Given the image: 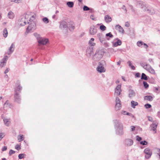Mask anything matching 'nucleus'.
I'll use <instances>...</instances> for the list:
<instances>
[{
	"mask_svg": "<svg viewBox=\"0 0 160 160\" xmlns=\"http://www.w3.org/2000/svg\"><path fill=\"white\" fill-rule=\"evenodd\" d=\"M115 127L116 128V133L119 135H122L123 133V126L122 124L118 120H113Z\"/></svg>",
	"mask_w": 160,
	"mask_h": 160,
	"instance_id": "obj_1",
	"label": "nucleus"
},
{
	"mask_svg": "<svg viewBox=\"0 0 160 160\" xmlns=\"http://www.w3.org/2000/svg\"><path fill=\"white\" fill-rule=\"evenodd\" d=\"M106 64L104 61H101L98 63V66L97 68V70L100 72H105V69L104 67V64Z\"/></svg>",
	"mask_w": 160,
	"mask_h": 160,
	"instance_id": "obj_2",
	"label": "nucleus"
},
{
	"mask_svg": "<svg viewBox=\"0 0 160 160\" xmlns=\"http://www.w3.org/2000/svg\"><path fill=\"white\" fill-rule=\"evenodd\" d=\"M104 50L103 49H99L97 51L94 55L97 60L100 59L104 54Z\"/></svg>",
	"mask_w": 160,
	"mask_h": 160,
	"instance_id": "obj_3",
	"label": "nucleus"
},
{
	"mask_svg": "<svg viewBox=\"0 0 160 160\" xmlns=\"http://www.w3.org/2000/svg\"><path fill=\"white\" fill-rule=\"evenodd\" d=\"M28 23L29 24L26 29L27 32H29L35 29L36 24L35 21H31V22L29 21L28 22Z\"/></svg>",
	"mask_w": 160,
	"mask_h": 160,
	"instance_id": "obj_4",
	"label": "nucleus"
},
{
	"mask_svg": "<svg viewBox=\"0 0 160 160\" xmlns=\"http://www.w3.org/2000/svg\"><path fill=\"white\" fill-rule=\"evenodd\" d=\"M144 152L146 154L145 158L147 159H149L152 155V150L148 148H146L144 149Z\"/></svg>",
	"mask_w": 160,
	"mask_h": 160,
	"instance_id": "obj_5",
	"label": "nucleus"
},
{
	"mask_svg": "<svg viewBox=\"0 0 160 160\" xmlns=\"http://www.w3.org/2000/svg\"><path fill=\"white\" fill-rule=\"evenodd\" d=\"M48 42V39L42 37L40 39H39L38 41V46L41 45H46Z\"/></svg>",
	"mask_w": 160,
	"mask_h": 160,
	"instance_id": "obj_6",
	"label": "nucleus"
},
{
	"mask_svg": "<svg viewBox=\"0 0 160 160\" xmlns=\"http://www.w3.org/2000/svg\"><path fill=\"white\" fill-rule=\"evenodd\" d=\"M59 28L62 30H67L68 28L67 23L64 21L61 22L60 24Z\"/></svg>",
	"mask_w": 160,
	"mask_h": 160,
	"instance_id": "obj_7",
	"label": "nucleus"
},
{
	"mask_svg": "<svg viewBox=\"0 0 160 160\" xmlns=\"http://www.w3.org/2000/svg\"><path fill=\"white\" fill-rule=\"evenodd\" d=\"M93 54V48L92 46L88 48L86 50V55L88 58H90Z\"/></svg>",
	"mask_w": 160,
	"mask_h": 160,
	"instance_id": "obj_8",
	"label": "nucleus"
},
{
	"mask_svg": "<svg viewBox=\"0 0 160 160\" xmlns=\"http://www.w3.org/2000/svg\"><path fill=\"white\" fill-rule=\"evenodd\" d=\"M97 32V29L94 25L91 26L89 29V33L91 35H95Z\"/></svg>",
	"mask_w": 160,
	"mask_h": 160,
	"instance_id": "obj_9",
	"label": "nucleus"
},
{
	"mask_svg": "<svg viewBox=\"0 0 160 160\" xmlns=\"http://www.w3.org/2000/svg\"><path fill=\"white\" fill-rule=\"evenodd\" d=\"M158 126V123L155 122H153L151 125L150 126V128L151 130H153L155 131L154 133H156L157 130L156 128Z\"/></svg>",
	"mask_w": 160,
	"mask_h": 160,
	"instance_id": "obj_10",
	"label": "nucleus"
},
{
	"mask_svg": "<svg viewBox=\"0 0 160 160\" xmlns=\"http://www.w3.org/2000/svg\"><path fill=\"white\" fill-rule=\"evenodd\" d=\"M8 59V57L6 56L1 60L0 62V67H1L2 68L5 65Z\"/></svg>",
	"mask_w": 160,
	"mask_h": 160,
	"instance_id": "obj_11",
	"label": "nucleus"
},
{
	"mask_svg": "<svg viewBox=\"0 0 160 160\" xmlns=\"http://www.w3.org/2000/svg\"><path fill=\"white\" fill-rule=\"evenodd\" d=\"M121 85H118L115 88V94H116L117 95H119L122 91L121 89Z\"/></svg>",
	"mask_w": 160,
	"mask_h": 160,
	"instance_id": "obj_12",
	"label": "nucleus"
},
{
	"mask_svg": "<svg viewBox=\"0 0 160 160\" xmlns=\"http://www.w3.org/2000/svg\"><path fill=\"white\" fill-rule=\"evenodd\" d=\"M128 96L130 98H132L136 95V93L132 89H128Z\"/></svg>",
	"mask_w": 160,
	"mask_h": 160,
	"instance_id": "obj_13",
	"label": "nucleus"
},
{
	"mask_svg": "<svg viewBox=\"0 0 160 160\" xmlns=\"http://www.w3.org/2000/svg\"><path fill=\"white\" fill-rule=\"evenodd\" d=\"M138 3L139 7L142 9L143 11H146L147 8L145 6V3L142 1H139L138 2Z\"/></svg>",
	"mask_w": 160,
	"mask_h": 160,
	"instance_id": "obj_14",
	"label": "nucleus"
},
{
	"mask_svg": "<svg viewBox=\"0 0 160 160\" xmlns=\"http://www.w3.org/2000/svg\"><path fill=\"white\" fill-rule=\"evenodd\" d=\"M15 48V45L13 43H12L9 48L8 51L7 52V54L10 55L14 51Z\"/></svg>",
	"mask_w": 160,
	"mask_h": 160,
	"instance_id": "obj_15",
	"label": "nucleus"
},
{
	"mask_svg": "<svg viewBox=\"0 0 160 160\" xmlns=\"http://www.w3.org/2000/svg\"><path fill=\"white\" fill-rule=\"evenodd\" d=\"M97 36L102 43L104 44L105 43V39L103 37V36L102 34H98Z\"/></svg>",
	"mask_w": 160,
	"mask_h": 160,
	"instance_id": "obj_16",
	"label": "nucleus"
},
{
	"mask_svg": "<svg viewBox=\"0 0 160 160\" xmlns=\"http://www.w3.org/2000/svg\"><path fill=\"white\" fill-rule=\"evenodd\" d=\"M115 29L118 30L119 32L122 33H124V31L123 28L121 27V26L119 25H117L115 26Z\"/></svg>",
	"mask_w": 160,
	"mask_h": 160,
	"instance_id": "obj_17",
	"label": "nucleus"
},
{
	"mask_svg": "<svg viewBox=\"0 0 160 160\" xmlns=\"http://www.w3.org/2000/svg\"><path fill=\"white\" fill-rule=\"evenodd\" d=\"M15 101L18 103H19L20 102L21 99L20 96L19 94L17 93H15L14 95Z\"/></svg>",
	"mask_w": 160,
	"mask_h": 160,
	"instance_id": "obj_18",
	"label": "nucleus"
},
{
	"mask_svg": "<svg viewBox=\"0 0 160 160\" xmlns=\"http://www.w3.org/2000/svg\"><path fill=\"white\" fill-rule=\"evenodd\" d=\"M125 143L128 146H130L132 145L133 141L130 139H127L125 140Z\"/></svg>",
	"mask_w": 160,
	"mask_h": 160,
	"instance_id": "obj_19",
	"label": "nucleus"
},
{
	"mask_svg": "<svg viewBox=\"0 0 160 160\" xmlns=\"http://www.w3.org/2000/svg\"><path fill=\"white\" fill-rule=\"evenodd\" d=\"M26 17V15L25 16V18H22L19 20V24L21 26H23L26 25V21L25 20Z\"/></svg>",
	"mask_w": 160,
	"mask_h": 160,
	"instance_id": "obj_20",
	"label": "nucleus"
},
{
	"mask_svg": "<svg viewBox=\"0 0 160 160\" xmlns=\"http://www.w3.org/2000/svg\"><path fill=\"white\" fill-rule=\"evenodd\" d=\"M104 20L107 23H109L112 20L111 18L108 15H106L104 17Z\"/></svg>",
	"mask_w": 160,
	"mask_h": 160,
	"instance_id": "obj_21",
	"label": "nucleus"
},
{
	"mask_svg": "<svg viewBox=\"0 0 160 160\" xmlns=\"http://www.w3.org/2000/svg\"><path fill=\"white\" fill-rule=\"evenodd\" d=\"M140 65L144 69L146 70L147 67H146V66H148V67H150V65L147 64V62H140Z\"/></svg>",
	"mask_w": 160,
	"mask_h": 160,
	"instance_id": "obj_22",
	"label": "nucleus"
},
{
	"mask_svg": "<svg viewBox=\"0 0 160 160\" xmlns=\"http://www.w3.org/2000/svg\"><path fill=\"white\" fill-rule=\"evenodd\" d=\"M146 70L152 74H154L155 73L154 70L151 67L150 65V67H147Z\"/></svg>",
	"mask_w": 160,
	"mask_h": 160,
	"instance_id": "obj_23",
	"label": "nucleus"
},
{
	"mask_svg": "<svg viewBox=\"0 0 160 160\" xmlns=\"http://www.w3.org/2000/svg\"><path fill=\"white\" fill-rule=\"evenodd\" d=\"M117 41L114 43L113 45L114 46L117 47L121 45L122 42L121 40L118 38H117Z\"/></svg>",
	"mask_w": 160,
	"mask_h": 160,
	"instance_id": "obj_24",
	"label": "nucleus"
},
{
	"mask_svg": "<svg viewBox=\"0 0 160 160\" xmlns=\"http://www.w3.org/2000/svg\"><path fill=\"white\" fill-rule=\"evenodd\" d=\"M68 28L69 30L71 31H73L75 29V27L73 22H71V24L69 25V26H68Z\"/></svg>",
	"mask_w": 160,
	"mask_h": 160,
	"instance_id": "obj_25",
	"label": "nucleus"
},
{
	"mask_svg": "<svg viewBox=\"0 0 160 160\" xmlns=\"http://www.w3.org/2000/svg\"><path fill=\"white\" fill-rule=\"evenodd\" d=\"M146 11L148 13L151 14H153L155 13V11L153 9H150L147 8Z\"/></svg>",
	"mask_w": 160,
	"mask_h": 160,
	"instance_id": "obj_26",
	"label": "nucleus"
},
{
	"mask_svg": "<svg viewBox=\"0 0 160 160\" xmlns=\"http://www.w3.org/2000/svg\"><path fill=\"white\" fill-rule=\"evenodd\" d=\"M144 99L145 100H148L151 101L152 100L153 98L151 96H147L144 97Z\"/></svg>",
	"mask_w": 160,
	"mask_h": 160,
	"instance_id": "obj_27",
	"label": "nucleus"
},
{
	"mask_svg": "<svg viewBox=\"0 0 160 160\" xmlns=\"http://www.w3.org/2000/svg\"><path fill=\"white\" fill-rule=\"evenodd\" d=\"M66 4L68 7L70 8L73 7L74 6L73 2L71 1L67 2Z\"/></svg>",
	"mask_w": 160,
	"mask_h": 160,
	"instance_id": "obj_28",
	"label": "nucleus"
},
{
	"mask_svg": "<svg viewBox=\"0 0 160 160\" xmlns=\"http://www.w3.org/2000/svg\"><path fill=\"white\" fill-rule=\"evenodd\" d=\"M3 35L4 37L5 38H6L7 37L8 35V32L6 28H5L3 30Z\"/></svg>",
	"mask_w": 160,
	"mask_h": 160,
	"instance_id": "obj_29",
	"label": "nucleus"
},
{
	"mask_svg": "<svg viewBox=\"0 0 160 160\" xmlns=\"http://www.w3.org/2000/svg\"><path fill=\"white\" fill-rule=\"evenodd\" d=\"M141 79L142 80H148V76L145 73H143L142 74Z\"/></svg>",
	"mask_w": 160,
	"mask_h": 160,
	"instance_id": "obj_30",
	"label": "nucleus"
},
{
	"mask_svg": "<svg viewBox=\"0 0 160 160\" xmlns=\"http://www.w3.org/2000/svg\"><path fill=\"white\" fill-rule=\"evenodd\" d=\"M131 106L132 108H135V106H137L138 104V102H135L134 101H132L131 102Z\"/></svg>",
	"mask_w": 160,
	"mask_h": 160,
	"instance_id": "obj_31",
	"label": "nucleus"
},
{
	"mask_svg": "<svg viewBox=\"0 0 160 160\" xmlns=\"http://www.w3.org/2000/svg\"><path fill=\"white\" fill-rule=\"evenodd\" d=\"M3 121L5 125L6 126H9L10 122L8 119H4Z\"/></svg>",
	"mask_w": 160,
	"mask_h": 160,
	"instance_id": "obj_32",
	"label": "nucleus"
},
{
	"mask_svg": "<svg viewBox=\"0 0 160 160\" xmlns=\"http://www.w3.org/2000/svg\"><path fill=\"white\" fill-rule=\"evenodd\" d=\"M8 16L10 19H12L14 18V14L12 12H9L8 14Z\"/></svg>",
	"mask_w": 160,
	"mask_h": 160,
	"instance_id": "obj_33",
	"label": "nucleus"
},
{
	"mask_svg": "<svg viewBox=\"0 0 160 160\" xmlns=\"http://www.w3.org/2000/svg\"><path fill=\"white\" fill-rule=\"evenodd\" d=\"M121 104L116 103L115 108L116 110H118L121 109Z\"/></svg>",
	"mask_w": 160,
	"mask_h": 160,
	"instance_id": "obj_34",
	"label": "nucleus"
},
{
	"mask_svg": "<svg viewBox=\"0 0 160 160\" xmlns=\"http://www.w3.org/2000/svg\"><path fill=\"white\" fill-rule=\"evenodd\" d=\"M18 140H19V142H21L24 140V138L23 135H19L18 136Z\"/></svg>",
	"mask_w": 160,
	"mask_h": 160,
	"instance_id": "obj_35",
	"label": "nucleus"
},
{
	"mask_svg": "<svg viewBox=\"0 0 160 160\" xmlns=\"http://www.w3.org/2000/svg\"><path fill=\"white\" fill-rule=\"evenodd\" d=\"M22 89V87L20 86V85L19 84L18 85L17 89L15 90V93L17 92V91H18L19 92H20Z\"/></svg>",
	"mask_w": 160,
	"mask_h": 160,
	"instance_id": "obj_36",
	"label": "nucleus"
},
{
	"mask_svg": "<svg viewBox=\"0 0 160 160\" xmlns=\"http://www.w3.org/2000/svg\"><path fill=\"white\" fill-rule=\"evenodd\" d=\"M43 22L46 24H47L49 22V20L48 18L44 17L42 19Z\"/></svg>",
	"mask_w": 160,
	"mask_h": 160,
	"instance_id": "obj_37",
	"label": "nucleus"
},
{
	"mask_svg": "<svg viewBox=\"0 0 160 160\" xmlns=\"http://www.w3.org/2000/svg\"><path fill=\"white\" fill-rule=\"evenodd\" d=\"M83 10L84 11H88V10H92V9L86 6H84L83 7Z\"/></svg>",
	"mask_w": 160,
	"mask_h": 160,
	"instance_id": "obj_38",
	"label": "nucleus"
},
{
	"mask_svg": "<svg viewBox=\"0 0 160 160\" xmlns=\"http://www.w3.org/2000/svg\"><path fill=\"white\" fill-rule=\"evenodd\" d=\"M94 39L93 38H91L90 40L89 41V44L91 45L92 46H94L95 45V43H92L91 42H92L94 41Z\"/></svg>",
	"mask_w": 160,
	"mask_h": 160,
	"instance_id": "obj_39",
	"label": "nucleus"
},
{
	"mask_svg": "<svg viewBox=\"0 0 160 160\" xmlns=\"http://www.w3.org/2000/svg\"><path fill=\"white\" fill-rule=\"evenodd\" d=\"M116 103L121 104V101L119 98L118 97H117L116 98Z\"/></svg>",
	"mask_w": 160,
	"mask_h": 160,
	"instance_id": "obj_40",
	"label": "nucleus"
},
{
	"mask_svg": "<svg viewBox=\"0 0 160 160\" xmlns=\"http://www.w3.org/2000/svg\"><path fill=\"white\" fill-rule=\"evenodd\" d=\"M34 35L37 38L38 41V40L39 39H40L42 38L40 37V35L37 33H35L34 34Z\"/></svg>",
	"mask_w": 160,
	"mask_h": 160,
	"instance_id": "obj_41",
	"label": "nucleus"
},
{
	"mask_svg": "<svg viewBox=\"0 0 160 160\" xmlns=\"http://www.w3.org/2000/svg\"><path fill=\"white\" fill-rule=\"evenodd\" d=\"M106 36L107 37H109L110 38H112L113 37V35L112 34L111 32L108 33H107L106 34Z\"/></svg>",
	"mask_w": 160,
	"mask_h": 160,
	"instance_id": "obj_42",
	"label": "nucleus"
},
{
	"mask_svg": "<svg viewBox=\"0 0 160 160\" xmlns=\"http://www.w3.org/2000/svg\"><path fill=\"white\" fill-rule=\"evenodd\" d=\"M143 84L144 87L145 88H147L149 87V85L147 82L145 81H143Z\"/></svg>",
	"mask_w": 160,
	"mask_h": 160,
	"instance_id": "obj_43",
	"label": "nucleus"
},
{
	"mask_svg": "<svg viewBox=\"0 0 160 160\" xmlns=\"http://www.w3.org/2000/svg\"><path fill=\"white\" fill-rule=\"evenodd\" d=\"M100 28L101 30L104 31L106 30V28L104 25H102L100 26Z\"/></svg>",
	"mask_w": 160,
	"mask_h": 160,
	"instance_id": "obj_44",
	"label": "nucleus"
},
{
	"mask_svg": "<svg viewBox=\"0 0 160 160\" xmlns=\"http://www.w3.org/2000/svg\"><path fill=\"white\" fill-rule=\"evenodd\" d=\"M143 44V42L141 41H139L137 42V45L139 47L141 46Z\"/></svg>",
	"mask_w": 160,
	"mask_h": 160,
	"instance_id": "obj_45",
	"label": "nucleus"
},
{
	"mask_svg": "<svg viewBox=\"0 0 160 160\" xmlns=\"http://www.w3.org/2000/svg\"><path fill=\"white\" fill-rule=\"evenodd\" d=\"M35 17L34 15L32 16L30 18V19L29 20V21L31 22V21L33 22L34 21L35 19Z\"/></svg>",
	"mask_w": 160,
	"mask_h": 160,
	"instance_id": "obj_46",
	"label": "nucleus"
},
{
	"mask_svg": "<svg viewBox=\"0 0 160 160\" xmlns=\"http://www.w3.org/2000/svg\"><path fill=\"white\" fill-rule=\"evenodd\" d=\"M144 107L148 109L151 107V105L147 103L144 105Z\"/></svg>",
	"mask_w": 160,
	"mask_h": 160,
	"instance_id": "obj_47",
	"label": "nucleus"
},
{
	"mask_svg": "<svg viewBox=\"0 0 160 160\" xmlns=\"http://www.w3.org/2000/svg\"><path fill=\"white\" fill-rule=\"evenodd\" d=\"M140 143L141 144H142L143 145H146L148 144V142L145 140L143 141H141L140 142Z\"/></svg>",
	"mask_w": 160,
	"mask_h": 160,
	"instance_id": "obj_48",
	"label": "nucleus"
},
{
	"mask_svg": "<svg viewBox=\"0 0 160 160\" xmlns=\"http://www.w3.org/2000/svg\"><path fill=\"white\" fill-rule=\"evenodd\" d=\"M18 158L19 159H21L24 158V154H20L18 155Z\"/></svg>",
	"mask_w": 160,
	"mask_h": 160,
	"instance_id": "obj_49",
	"label": "nucleus"
},
{
	"mask_svg": "<svg viewBox=\"0 0 160 160\" xmlns=\"http://www.w3.org/2000/svg\"><path fill=\"white\" fill-rule=\"evenodd\" d=\"M11 1L15 3H19L22 2V0H11Z\"/></svg>",
	"mask_w": 160,
	"mask_h": 160,
	"instance_id": "obj_50",
	"label": "nucleus"
},
{
	"mask_svg": "<svg viewBox=\"0 0 160 160\" xmlns=\"http://www.w3.org/2000/svg\"><path fill=\"white\" fill-rule=\"evenodd\" d=\"M15 148L17 150H19L20 149H21L20 145H19V144H18L16 145L15 146Z\"/></svg>",
	"mask_w": 160,
	"mask_h": 160,
	"instance_id": "obj_51",
	"label": "nucleus"
},
{
	"mask_svg": "<svg viewBox=\"0 0 160 160\" xmlns=\"http://www.w3.org/2000/svg\"><path fill=\"white\" fill-rule=\"evenodd\" d=\"M136 140L137 141L139 142L142 140V138L139 136H136Z\"/></svg>",
	"mask_w": 160,
	"mask_h": 160,
	"instance_id": "obj_52",
	"label": "nucleus"
},
{
	"mask_svg": "<svg viewBox=\"0 0 160 160\" xmlns=\"http://www.w3.org/2000/svg\"><path fill=\"white\" fill-rule=\"evenodd\" d=\"M15 152L13 150L11 149L9 152V155L10 156L12 154H14Z\"/></svg>",
	"mask_w": 160,
	"mask_h": 160,
	"instance_id": "obj_53",
	"label": "nucleus"
},
{
	"mask_svg": "<svg viewBox=\"0 0 160 160\" xmlns=\"http://www.w3.org/2000/svg\"><path fill=\"white\" fill-rule=\"evenodd\" d=\"M135 76L136 77L139 78L140 76V74L139 72L136 73Z\"/></svg>",
	"mask_w": 160,
	"mask_h": 160,
	"instance_id": "obj_54",
	"label": "nucleus"
},
{
	"mask_svg": "<svg viewBox=\"0 0 160 160\" xmlns=\"http://www.w3.org/2000/svg\"><path fill=\"white\" fill-rule=\"evenodd\" d=\"M4 137L3 134L2 133H0V141Z\"/></svg>",
	"mask_w": 160,
	"mask_h": 160,
	"instance_id": "obj_55",
	"label": "nucleus"
},
{
	"mask_svg": "<svg viewBox=\"0 0 160 160\" xmlns=\"http://www.w3.org/2000/svg\"><path fill=\"white\" fill-rule=\"evenodd\" d=\"M7 148L6 146H4L2 148V151H6V150H7Z\"/></svg>",
	"mask_w": 160,
	"mask_h": 160,
	"instance_id": "obj_56",
	"label": "nucleus"
},
{
	"mask_svg": "<svg viewBox=\"0 0 160 160\" xmlns=\"http://www.w3.org/2000/svg\"><path fill=\"white\" fill-rule=\"evenodd\" d=\"M147 117L148 118V120L149 121L151 122L152 121V118L151 117L149 116H148Z\"/></svg>",
	"mask_w": 160,
	"mask_h": 160,
	"instance_id": "obj_57",
	"label": "nucleus"
},
{
	"mask_svg": "<svg viewBox=\"0 0 160 160\" xmlns=\"http://www.w3.org/2000/svg\"><path fill=\"white\" fill-rule=\"evenodd\" d=\"M131 131H133L135 130V127L134 126H131Z\"/></svg>",
	"mask_w": 160,
	"mask_h": 160,
	"instance_id": "obj_58",
	"label": "nucleus"
},
{
	"mask_svg": "<svg viewBox=\"0 0 160 160\" xmlns=\"http://www.w3.org/2000/svg\"><path fill=\"white\" fill-rule=\"evenodd\" d=\"M126 115H128L131 116H132V117H133V118L134 117V116L133 115H132V114H131V113H130L129 112H127V113H126Z\"/></svg>",
	"mask_w": 160,
	"mask_h": 160,
	"instance_id": "obj_59",
	"label": "nucleus"
},
{
	"mask_svg": "<svg viewBox=\"0 0 160 160\" xmlns=\"http://www.w3.org/2000/svg\"><path fill=\"white\" fill-rule=\"evenodd\" d=\"M127 63L130 67L132 65L131 62L130 61L128 62Z\"/></svg>",
	"mask_w": 160,
	"mask_h": 160,
	"instance_id": "obj_60",
	"label": "nucleus"
},
{
	"mask_svg": "<svg viewBox=\"0 0 160 160\" xmlns=\"http://www.w3.org/2000/svg\"><path fill=\"white\" fill-rule=\"evenodd\" d=\"M122 9L126 11V12H127V9H126L125 6L124 5H123L122 6Z\"/></svg>",
	"mask_w": 160,
	"mask_h": 160,
	"instance_id": "obj_61",
	"label": "nucleus"
},
{
	"mask_svg": "<svg viewBox=\"0 0 160 160\" xmlns=\"http://www.w3.org/2000/svg\"><path fill=\"white\" fill-rule=\"evenodd\" d=\"M129 26H130V24L129 23H128V22H126L125 23V26L126 27H128Z\"/></svg>",
	"mask_w": 160,
	"mask_h": 160,
	"instance_id": "obj_62",
	"label": "nucleus"
},
{
	"mask_svg": "<svg viewBox=\"0 0 160 160\" xmlns=\"http://www.w3.org/2000/svg\"><path fill=\"white\" fill-rule=\"evenodd\" d=\"M143 45L144 46H145V48H148V45H147V44L146 43H144L143 42Z\"/></svg>",
	"mask_w": 160,
	"mask_h": 160,
	"instance_id": "obj_63",
	"label": "nucleus"
},
{
	"mask_svg": "<svg viewBox=\"0 0 160 160\" xmlns=\"http://www.w3.org/2000/svg\"><path fill=\"white\" fill-rule=\"evenodd\" d=\"M158 152H159L158 153V154L159 155L160 159V149H158Z\"/></svg>",
	"mask_w": 160,
	"mask_h": 160,
	"instance_id": "obj_64",
	"label": "nucleus"
}]
</instances>
